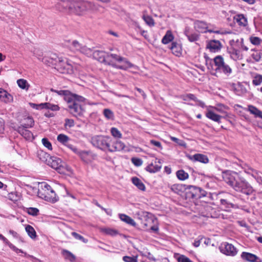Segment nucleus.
I'll return each instance as SVG.
<instances>
[{
	"label": "nucleus",
	"instance_id": "obj_23",
	"mask_svg": "<svg viewBox=\"0 0 262 262\" xmlns=\"http://www.w3.org/2000/svg\"><path fill=\"white\" fill-rule=\"evenodd\" d=\"M132 183L140 190L145 191L146 187L142 181L137 177L132 178Z\"/></svg>",
	"mask_w": 262,
	"mask_h": 262
},
{
	"label": "nucleus",
	"instance_id": "obj_43",
	"mask_svg": "<svg viewBox=\"0 0 262 262\" xmlns=\"http://www.w3.org/2000/svg\"><path fill=\"white\" fill-rule=\"evenodd\" d=\"M142 17L146 24L149 26L152 27L155 25L154 20L151 16L144 15Z\"/></svg>",
	"mask_w": 262,
	"mask_h": 262
},
{
	"label": "nucleus",
	"instance_id": "obj_17",
	"mask_svg": "<svg viewBox=\"0 0 262 262\" xmlns=\"http://www.w3.org/2000/svg\"><path fill=\"white\" fill-rule=\"evenodd\" d=\"M241 256L243 260L249 262H257L256 260L259 259L256 255L247 252H243Z\"/></svg>",
	"mask_w": 262,
	"mask_h": 262
},
{
	"label": "nucleus",
	"instance_id": "obj_12",
	"mask_svg": "<svg viewBox=\"0 0 262 262\" xmlns=\"http://www.w3.org/2000/svg\"><path fill=\"white\" fill-rule=\"evenodd\" d=\"M124 148L125 145L121 141L118 140H112L111 143L109 144L108 150L111 152H114L116 151L123 150Z\"/></svg>",
	"mask_w": 262,
	"mask_h": 262
},
{
	"label": "nucleus",
	"instance_id": "obj_47",
	"mask_svg": "<svg viewBox=\"0 0 262 262\" xmlns=\"http://www.w3.org/2000/svg\"><path fill=\"white\" fill-rule=\"evenodd\" d=\"M182 99L184 101H187L188 100H192L193 101H198L197 98L194 95L192 94H188L185 95H182L181 96Z\"/></svg>",
	"mask_w": 262,
	"mask_h": 262
},
{
	"label": "nucleus",
	"instance_id": "obj_27",
	"mask_svg": "<svg viewBox=\"0 0 262 262\" xmlns=\"http://www.w3.org/2000/svg\"><path fill=\"white\" fill-rule=\"evenodd\" d=\"M37 155L40 160L47 164L48 163V161L51 157L49 154H47V152L42 150L38 151Z\"/></svg>",
	"mask_w": 262,
	"mask_h": 262
},
{
	"label": "nucleus",
	"instance_id": "obj_7",
	"mask_svg": "<svg viewBox=\"0 0 262 262\" xmlns=\"http://www.w3.org/2000/svg\"><path fill=\"white\" fill-rule=\"evenodd\" d=\"M111 141L110 137L101 135L95 136L91 139V142L94 146L102 150H108Z\"/></svg>",
	"mask_w": 262,
	"mask_h": 262
},
{
	"label": "nucleus",
	"instance_id": "obj_1",
	"mask_svg": "<svg viewBox=\"0 0 262 262\" xmlns=\"http://www.w3.org/2000/svg\"><path fill=\"white\" fill-rule=\"evenodd\" d=\"M224 181L237 192L251 194L254 189L244 178H241L238 173L234 171H226L223 173Z\"/></svg>",
	"mask_w": 262,
	"mask_h": 262
},
{
	"label": "nucleus",
	"instance_id": "obj_51",
	"mask_svg": "<svg viewBox=\"0 0 262 262\" xmlns=\"http://www.w3.org/2000/svg\"><path fill=\"white\" fill-rule=\"evenodd\" d=\"M103 231L106 234L111 236H115L118 234L117 230L111 228H105Z\"/></svg>",
	"mask_w": 262,
	"mask_h": 262
},
{
	"label": "nucleus",
	"instance_id": "obj_46",
	"mask_svg": "<svg viewBox=\"0 0 262 262\" xmlns=\"http://www.w3.org/2000/svg\"><path fill=\"white\" fill-rule=\"evenodd\" d=\"M80 52L89 56L92 55L93 52L92 49L88 48L85 46H82Z\"/></svg>",
	"mask_w": 262,
	"mask_h": 262
},
{
	"label": "nucleus",
	"instance_id": "obj_44",
	"mask_svg": "<svg viewBox=\"0 0 262 262\" xmlns=\"http://www.w3.org/2000/svg\"><path fill=\"white\" fill-rule=\"evenodd\" d=\"M237 90L236 94L238 96H241L247 92L246 88L240 83H238Z\"/></svg>",
	"mask_w": 262,
	"mask_h": 262
},
{
	"label": "nucleus",
	"instance_id": "obj_24",
	"mask_svg": "<svg viewBox=\"0 0 262 262\" xmlns=\"http://www.w3.org/2000/svg\"><path fill=\"white\" fill-rule=\"evenodd\" d=\"M234 19L241 26L245 27L247 25V18L243 14H238L234 17Z\"/></svg>",
	"mask_w": 262,
	"mask_h": 262
},
{
	"label": "nucleus",
	"instance_id": "obj_32",
	"mask_svg": "<svg viewBox=\"0 0 262 262\" xmlns=\"http://www.w3.org/2000/svg\"><path fill=\"white\" fill-rule=\"evenodd\" d=\"M61 253L65 259L69 260L71 262L75 261L76 257L69 251L67 250H63Z\"/></svg>",
	"mask_w": 262,
	"mask_h": 262
},
{
	"label": "nucleus",
	"instance_id": "obj_5",
	"mask_svg": "<svg viewBox=\"0 0 262 262\" xmlns=\"http://www.w3.org/2000/svg\"><path fill=\"white\" fill-rule=\"evenodd\" d=\"M85 98L82 96L73 94L69 98H67L68 104L67 110L73 116L76 117H81L84 112L80 103L84 102Z\"/></svg>",
	"mask_w": 262,
	"mask_h": 262
},
{
	"label": "nucleus",
	"instance_id": "obj_49",
	"mask_svg": "<svg viewBox=\"0 0 262 262\" xmlns=\"http://www.w3.org/2000/svg\"><path fill=\"white\" fill-rule=\"evenodd\" d=\"M252 177L256 179V180L259 184H262L261 173L258 172L257 171L256 172H254V173L252 174Z\"/></svg>",
	"mask_w": 262,
	"mask_h": 262
},
{
	"label": "nucleus",
	"instance_id": "obj_36",
	"mask_svg": "<svg viewBox=\"0 0 262 262\" xmlns=\"http://www.w3.org/2000/svg\"><path fill=\"white\" fill-rule=\"evenodd\" d=\"M220 203L222 205L225 206L226 208H234L235 205L232 200H227L226 198L221 199Z\"/></svg>",
	"mask_w": 262,
	"mask_h": 262
},
{
	"label": "nucleus",
	"instance_id": "obj_41",
	"mask_svg": "<svg viewBox=\"0 0 262 262\" xmlns=\"http://www.w3.org/2000/svg\"><path fill=\"white\" fill-rule=\"evenodd\" d=\"M103 115L108 120H114V115L113 112L108 108H105L103 110Z\"/></svg>",
	"mask_w": 262,
	"mask_h": 262
},
{
	"label": "nucleus",
	"instance_id": "obj_57",
	"mask_svg": "<svg viewBox=\"0 0 262 262\" xmlns=\"http://www.w3.org/2000/svg\"><path fill=\"white\" fill-rule=\"evenodd\" d=\"M178 262H193L189 258L184 255H181L177 258Z\"/></svg>",
	"mask_w": 262,
	"mask_h": 262
},
{
	"label": "nucleus",
	"instance_id": "obj_42",
	"mask_svg": "<svg viewBox=\"0 0 262 262\" xmlns=\"http://www.w3.org/2000/svg\"><path fill=\"white\" fill-rule=\"evenodd\" d=\"M253 59L256 62H258L262 59V52L260 51H255L251 55Z\"/></svg>",
	"mask_w": 262,
	"mask_h": 262
},
{
	"label": "nucleus",
	"instance_id": "obj_11",
	"mask_svg": "<svg viewBox=\"0 0 262 262\" xmlns=\"http://www.w3.org/2000/svg\"><path fill=\"white\" fill-rule=\"evenodd\" d=\"M125 59L116 54L107 53L106 58V64L113 67H117V63L124 61Z\"/></svg>",
	"mask_w": 262,
	"mask_h": 262
},
{
	"label": "nucleus",
	"instance_id": "obj_50",
	"mask_svg": "<svg viewBox=\"0 0 262 262\" xmlns=\"http://www.w3.org/2000/svg\"><path fill=\"white\" fill-rule=\"evenodd\" d=\"M72 235L76 239L81 241L84 243H87L88 242V240L85 238H84L81 235L78 234L75 232H73L71 233Z\"/></svg>",
	"mask_w": 262,
	"mask_h": 262
},
{
	"label": "nucleus",
	"instance_id": "obj_9",
	"mask_svg": "<svg viewBox=\"0 0 262 262\" xmlns=\"http://www.w3.org/2000/svg\"><path fill=\"white\" fill-rule=\"evenodd\" d=\"M186 189L188 190L186 192L187 196L194 199H201L207 194L206 191L195 186L187 185Z\"/></svg>",
	"mask_w": 262,
	"mask_h": 262
},
{
	"label": "nucleus",
	"instance_id": "obj_63",
	"mask_svg": "<svg viewBox=\"0 0 262 262\" xmlns=\"http://www.w3.org/2000/svg\"><path fill=\"white\" fill-rule=\"evenodd\" d=\"M213 59H207L206 60V64L208 69H213Z\"/></svg>",
	"mask_w": 262,
	"mask_h": 262
},
{
	"label": "nucleus",
	"instance_id": "obj_37",
	"mask_svg": "<svg viewBox=\"0 0 262 262\" xmlns=\"http://www.w3.org/2000/svg\"><path fill=\"white\" fill-rule=\"evenodd\" d=\"M24 120L25 121V123L21 125L22 127L28 128L32 127L34 125V122L32 117H28L26 118H25Z\"/></svg>",
	"mask_w": 262,
	"mask_h": 262
},
{
	"label": "nucleus",
	"instance_id": "obj_30",
	"mask_svg": "<svg viewBox=\"0 0 262 262\" xmlns=\"http://www.w3.org/2000/svg\"><path fill=\"white\" fill-rule=\"evenodd\" d=\"M78 155L80 157L81 159L86 163H89L91 161L90 157L91 152L86 151H81L78 152Z\"/></svg>",
	"mask_w": 262,
	"mask_h": 262
},
{
	"label": "nucleus",
	"instance_id": "obj_18",
	"mask_svg": "<svg viewBox=\"0 0 262 262\" xmlns=\"http://www.w3.org/2000/svg\"><path fill=\"white\" fill-rule=\"evenodd\" d=\"M27 128L20 126L18 128V132L26 139L28 140H33L34 139L33 134L31 132L27 129Z\"/></svg>",
	"mask_w": 262,
	"mask_h": 262
},
{
	"label": "nucleus",
	"instance_id": "obj_16",
	"mask_svg": "<svg viewBox=\"0 0 262 262\" xmlns=\"http://www.w3.org/2000/svg\"><path fill=\"white\" fill-rule=\"evenodd\" d=\"M207 47L210 51L215 52L221 49L222 44L219 40H211L208 43Z\"/></svg>",
	"mask_w": 262,
	"mask_h": 262
},
{
	"label": "nucleus",
	"instance_id": "obj_55",
	"mask_svg": "<svg viewBox=\"0 0 262 262\" xmlns=\"http://www.w3.org/2000/svg\"><path fill=\"white\" fill-rule=\"evenodd\" d=\"M42 143L48 149L52 150V144L48 139L43 138L42 139Z\"/></svg>",
	"mask_w": 262,
	"mask_h": 262
},
{
	"label": "nucleus",
	"instance_id": "obj_53",
	"mask_svg": "<svg viewBox=\"0 0 262 262\" xmlns=\"http://www.w3.org/2000/svg\"><path fill=\"white\" fill-rule=\"evenodd\" d=\"M119 218L123 222L131 224V218L129 216L124 214H119Z\"/></svg>",
	"mask_w": 262,
	"mask_h": 262
},
{
	"label": "nucleus",
	"instance_id": "obj_19",
	"mask_svg": "<svg viewBox=\"0 0 262 262\" xmlns=\"http://www.w3.org/2000/svg\"><path fill=\"white\" fill-rule=\"evenodd\" d=\"M0 100L5 103H9L13 101V97L7 91L0 88Z\"/></svg>",
	"mask_w": 262,
	"mask_h": 262
},
{
	"label": "nucleus",
	"instance_id": "obj_29",
	"mask_svg": "<svg viewBox=\"0 0 262 262\" xmlns=\"http://www.w3.org/2000/svg\"><path fill=\"white\" fill-rule=\"evenodd\" d=\"M174 38L171 31H167L165 35L163 36L162 39V42L163 44H167L171 41Z\"/></svg>",
	"mask_w": 262,
	"mask_h": 262
},
{
	"label": "nucleus",
	"instance_id": "obj_34",
	"mask_svg": "<svg viewBox=\"0 0 262 262\" xmlns=\"http://www.w3.org/2000/svg\"><path fill=\"white\" fill-rule=\"evenodd\" d=\"M26 231L27 232L28 235L32 239L35 238L36 237V233L34 229L29 225L26 226L25 228Z\"/></svg>",
	"mask_w": 262,
	"mask_h": 262
},
{
	"label": "nucleus",
	"instance_id": "obj_10",
	"mask_svg": "<svg viewBox=\"0 0 262 262\" xmlns=\"http://www.w3.org/2000/svg\"><path fill=\"white\" fill-rule=\"evenodd\" d=\"M220 251L228 256H234L236 255L237 250L234 246L227 242L223 243L220 247Z\"/></svg>",
	"mask_w": 262,
	"mask_h": 262
},
{
	"label": "nucleus",
	"instance_id": "obj_22",
	"mask_svg": "<svg viewBox=\"0 0 262 262\" xmlns=\"http://www.w3.org/2000/svg\"><path fill=\"white\" fill-rule=\"evenodd\" d=\"M190 159L194 161H199L205 164L209 162V159L207 156L200 154L194 155L190 158Z\"/></svg>",
	"mask_w": 262,
	"mask_h": 262
},
{
	"label": "nucleus",
	"instance_id": "obj_40",
	"mask_svg": "<svg viewBox=\"0 0 262 262\" xmlns=\"http://www.w3.org/2000/svg\"><path fill=\"white\" fill-rule=\"evenodd\" d=\"M17 83L19 87L22 89L28 90L29 89V85L26 80L20 79L17 80Z\"/></svg>",
	"mask_w": 262,
	"mask_h": 262
},
{
	"label": "nucleus",
	"instance_id": "obj_45",
	"mask_svg": "<svg viewBox=\"0 0 262 262\" xmlns=\"http://www.w3.org/2000/svg\"><path fill=\"white\" fill-rule=\"evenodd\" d=\"M262 83V75L257 74L252 80V84L255 86L259 85Z\"/></svg>",
	"mask_w": 262,
	"mask_h": 262
},
{
	"label": "nucleus",
	"instance_id": "obj_14",
	"mask_svg": "<svg viewBox=\"0 0 262 262\" xmlns=\"http://www.w3.org/2000/svg\"><path fill=\"white\" fill-rule=\"evenodd\" d=\"M107 54L105 51L96 50L93 52L92 55L94 59L100 62L106 63Z\"/></svg>",
	"mask_w": 262,
	"mask_h": 262
},
{
	"label": "nucleus",
	"instance_id": "obj_56",
	"mask_svg": "<svg viewBox=\"0 0 262 262\" xmlns=\"http://www.w3.org/2000/svg\"><path fill=\"white\" fill-rule=\"evenodd\" d=\"M132 163L136 166H140L143 164V161L140 158H132Z\"/></svg>",
	"mask_w": 262,
	"mask_h": 262
},
{
	"label": "nucleus",
	"instance_id": "obj_35",
	"mask_svg": "<svg viewBox=\"0 0 262 262\" xmlns=\"http://www.w3.org/2000/svg\"><path fill=\"white\" fill-rule=\"evenodd\" d=\"M57 140L61 144L66 145L70 141V138L68 136L61 134L58 135Z\"/></svg>",
	"mask_w": 262,
	"mask_h": 262
},
{
	"label": "nucleus",
	"instance_id": "obj_3",
	"mask_svg": "<svg viewBox=\"0 0 262 262\" xmlns=\"http://www.w3.org/2000/svg\"><path fill=\"white\" fill-rule=\"evenodd\" d=\"M92 2L84 0H67L58 3L56 8L60 10H65L70 14L82 16L88 10V5Z\"/></svg>",
	"mask_w": 262,
	"mask_h": 262
},
{
	"label": "nucleus",
	"instance_id": "obj_61",
	"mask_svg": "<svg viewBox=\"0 0 262 262\" xmlns=\"http://www.w3.org/2000/svg\"><path fill=\"white\" fill-rule=\"evenodd\" d=\"M88 6H92V10L97 11H99V8L102 7L100 5L94 2H92V4L91 5H88Z\"/></svg>",
	"mask_w": 262,
	"mask_h": 262
},
{
	"label": "nucleus",
	"instance_id": "obj_48",
	"mask_svg": "<svg viewBox=\"0 0 262 262\" xmlns=\"http://www.w3.org/2000/svg\"><path fill=\"white\" fill-rule=\"evenodd\" d=\"M187 37L189 41L194 42L199 40V35L195 33H190Z\"/></svg>",
	"mask_w": 262,
	"mask_h": 262
},
{
	"label": "nucleus",
	"instance_id": "obj_15",
	"mask_svg": "<svg viewBox=\"0 0 262 262\" xmlns=\"http://www.w3.org/2000/svg\"><path fill=\"white\" fill-rule=\"evenodd\" d=\"M47 164L55 169H59L62 166L61 159L56 157H51L48 161Z\"/></svg>",
	"mask_w": 262,
	"mask_h": 262
},
{
	"label": "nucleus",
	"instance_id": "obj_60",
	"mask_svg": "<svg viewBox=\"0 0 262 262\" xmlns=\"http://www.w3.org/2000/svg\"><path fill=\"white\" fill-rule=\"evenodd\" d=\"M245 171L246 173L251 174L252 176L254 172L257 171V170L253 169L252 168L248 165L245 166Z\"/></svg>",
	"mask_w": 262,
	"mask_h": 262
},
{
	"label": "nucleus",
	"instance_id": "obj_64",
	"mask_svg": "<svg viewBox=\"0 0 262 262\" xmlns=\"http://www.w3.org/2000/svg\"><path fill=\"white\" fill-rule=\"evenodd\" d=\"M65 125L68 126L70 127H73L74 125V121L72 119H66L65 120Z\"/></svg>",
	"mask_w": 262,
	"mask_h": 262
},
{
	"label": "nucleus",
	"instance_id": "obj_8",
	"mask_svg": "<svg viewBox=\"0 0 262 262\" xmlns=\"http://www.w3.org/2000/svg\"><path fill=\"white\" fill-rule=\"evenodd\" d=\"M213 62L216 68V72L223 73L226 76H229L232 70L230 67L225 62L223 57L221 55H217L213 58Z\"/></svg>",
	"mask_w": 262,
	"mask_h": 262
},
{
	"label": "nucleus",
	"instance_id": "obj_31",
	"mask_svg": "<svg viewBox=\"0 0 262 262\" xmlns=\"http://www.w3.org/2000/svg\"><path fill=\"white\" fill-rule=\"evenodd\" d=\"M0 239L3 240V242L5 244H7L9 246V247L11 249H12L13 251H15L17 253H18V252L23 253V251L17 248L13 244H12L11 243H10L9 242V241L6 237H5L3 235H2V234H0Z\"/></svg>",
	"mask_w": 262,
	"mask_h": 262
},
{
	"label": "nucleus",
	"instance_id": "obj_6",
	"mask_svg": "<svg viewBox=\"0 0 262 262\" xmlns=\"http://www.w3.org/2000/svg\"><path fill=\"white\" fill-rule=\"evenodd\" d=\"M38 195L45 200L55 203L58 200V197L51 187L45 182L38 183Z\"/></svg>",
	"mask_w": 262,
	"mask_h": 262
},
{
	"label": "nucleus",
	"instance_id": "obj_26",
	"mask_svg": "<svg viewBox=\"0 0 262 262\" xmlns=\"http://www.w3.org/2000/svg\"><path fill=\"white\" fill-rule=\"evenodd\" d=\"M51 91L57 93L59 95L63 96L64 100L66 101L67 98H69L73 95L68 90H56L53 89H51Z\"/></svg>",
	"mask_w": 262,
	"mask_h": 262
},
{
	"label": "nucleus",
	"instance_id": "obj_38",
	"mask_svg": "<svg viewBox=\"0 0 262 262\" xmlns=\"http://www.w3.org/2000/svg\"><path fill=\"white\" fill-rule=\"evenodd\" d=\"M177 178L182 181H184L188 178L189 174L183 170H179L177 171Z\"/></svg>",
	"mask_w": 262,
	"mask_h": 262
},
{
	"label": "nucleus",
	"instance_id": "obj_52",
	"mask_svg": "<svg viewBox=\"0 0 262 262\" xmlns=\"http://www.w3.org/2000/svg\"><path fill=\"white\" fill-rule=\"evenodd\" d=\"M111 132L113 136L115 138H120L121 137V134L120 131L115 127H112L111 129Z\"/></svg>",
	"mask_w": 262,
	"mask_h": 262
},
{
	"label": "nucleus",
	"instance_id": "obj_2",
	"mask_svg": "<svg viewBox=\"0 0 262 262\" xmlns=\"http://www.w3.org/2000/svg\"><path fill=\"white\" fill-rule=\"evenodd\" d=\"M132 224L138 229H150L154 232L159 230L157 218L152 214L141 210L134 214Z\"/></svg>",
	"mask_w": 262,
	"mask_h": 262
},
{
	"label": "nucleus",
	"instance_id": "obj_13",
	"mask_svg": "<svg viewBox=\"0 0 262 262\" xmlns=\"http://www.w3.org/2000/svg\"><path fill=\"white\" fill-rule=\"evenodd\" d=\"M161 167L162 165L160 160L156 158L154 162H151L146 167L145 169L150 173H155L160 171Z\"/></svg>",
	"mask_w": 262,
	"mask_h": 262
},
{
	"label": "nucleus",
	"instance_id": "obj_21",
	"mask_svg": "<svg viewBox=\"0 0 262 262\" xmlns=\"http://www.w3.org/2000/svg\"><path fill=\"white\" fill-rule=\"evenodd\" d=\"M172 53L177 56H180L182 54V46L176 42H172L170 47Z\"/></svg>",
	"mask_w": 262,
	"mask_h": 262
},
{
	"label": "nucleus",
	"instance_id": "obj_33",
	"mask_svg": "<svg viewBox=\"0 0 262 262\" xmlns=\"http://www.w3.org/2000/svg\"><path fill=\"white\" fill-rule=\"evenodd\" d=\"M42 109H49L52 111H57L59 110V107L58 105L51 104L48 102L43 103L42 105Z\"/></svg>",
	"mask_w": 262,
	"mask_h": 262
},
{
	"label": "nucleus",
	"instance_id": "obj_39",
	"mask_svg": "<svg viewBox=\"0 0 262 262\" xmlns=\"http://www.w3.org/2000/svg\"><path fill=\"white\" fill-rule=\"evenodd\" d=\"M82 46L83 45L80 43L78 41L74 40L72 42V44L70 46V48L73 51L80 52Z\"/></svg>",
	"mask_w": 262,
	"mask_h": 262
},
{
	"label": "nucleus",
	"instance_id": "obj_54",
	"mask_svg": "<svg viewBox=\"0 0 262 262\" xmlns=\"http://www.w3.org/2000/svg\"><path fill=\"white\" fill-rule=\"evenodd\" d=\"M27 212L30 215L36 216L38 214L39 210L36 208L31 207L28 209Z\"/></svg>",
	"mask_w": 262,
	"mask_h": 262
},
{
	"label": "nucleus",
	"instance_id": "obj_28",
	"mask_svg": "<svg viewBox=\"0 0 262 262\" xmlns=\"http://www.w3.org/2000/svg\"><path fill=\"white\" fill-rule=\"evenodd\" d=\"M248 110L250 113L254 115L255 117L262 119V111H260L256 107L253 105H249Z\"/></svg>",
	"mask_w": 262,
	"mask_h": 262
},
{
	"label": "nucleus",
	"instance_id": "obj_58",
	"mask_svg": "<svg viewBox=\"0 0 262 262\" xmlns=\"http://www.w3.org/2000/svg\"><path fill=\"white\" fill-rule=\"evenodd\" d=\"M250 39L251 42L254 45H258L260 42V39L258 37H251Z\"/></svg>",
	"mask_w": 262,
	"mask_h": 262
},
{
	"label": "nucleus",
	"instance_id": "obj_25",
	"mask_svg": "<svg viewBox=\"0 0 262 262\" xmlns=\"http://www.w3.org/2000/svg\"><path fill=\"white\" fill-rule=\"evenodd\" d=\"M206 116L208 118H209L215 122H217L218 123L221 122L220 120H221V119L222 118V117L221 116L215 114L212 111H208L206 114Z\"/></svg>",
	"mask_w": 262,
	"mask_h": 262
},
{
	"label": "nucleus",
	"instance_id": "obj_62",
	"mask_svg": "<svg viewBox=\"0 0 262 262\" xmlns=\"http://www.w3.org/2000/svg\"><path fill=\"white\" fill-rule=\"evenodd\" d=\"M150 143L151 144H152V145L158 147L159 148H160V149L162 148L161 143L159 141H156L154 140H150Z\"/></svg>",
	"mask_w": 262,
	"mask_h": 262
},
{
	"label": "nucleus",
	"instance_id": "obj_59",
	"mask_svg": "<svg viewBox=\"0 0 262 262\" xmlns=\"http://www.w3.org/2000/svg\"><path fill=\"white\" fill-rule=\"evenodd\" d=\"M137 92H135V95L138 97L142 96L143 98H145L146 97V95L144 93V92L142 91V89L136 88L135 89Z\"/></svg>",
	"mask_w": 262,
	"mask_h": 262
},
{
	"label": "nucleus",
	"instance_id": "obj_4",
	"mask_svg": "<svg viewBox=\"0 0 262 262\" xmlns=\"http://www.w3.org/2000/svg\"><path fill=\"white\" fill-rule=\"evenodd\" d=\"M42 61L49 66H55V68L62 73H70L73 72V66L66 59L59 57L56 54L46 56L42 58Z\"/></svg>",
	"mask_w": 262,
	"mask_h": 262
},
{
	"label": "nucleus",
	"instance_id": "obj_20",
	"mask_svg": "<svg viewBox=\"0 0 262 262\" xmlns=\"http://www.w3.org/2000/svg\"><path fill=\"white\" fill-rule=\"evenodd\" d=\"M194 28L197 31L200 32H207V24L203 21L196 20L195 21Z\"/></svg>",
	"mask_w": 262,
	"mask_h": 262
}]
</instances>
